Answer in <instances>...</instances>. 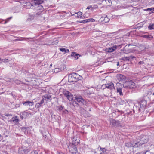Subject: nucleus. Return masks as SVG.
Listing matches in <instances>:
<instances>
[{
  "instance_id": "obj_1",
  "label": "nucleus",
  "mask_w": 154,
  "mask_h": 154,
  "mask_svg": "<svg viewBox=\"0 0 154 154\" xmlns=\"http://www.w3.org/2000/svg\"><path fill=\"white\" fill-rule=\"evenodd\" d=\"M147 140L146 139H138L137 141L134 140L133 143L131 142H128L126 143L125 146L127 147H137L140 146H141L145 143L146 142Z\"/></svg>"
},
{
  "instance_id": "obj_2",
  "label": "nucleus",
  "mask_w": 154,
  "mask_h": 154,
  "mask_svg": "<svg viewBox=\"0 0 154 154\" xmlns=\"http://www.w3.org/2000/svg\"><path fill=\"white\" fill-rule=\"evenodd\" d=\"M81 76L77 74L72 73L69 75L68 82L70 83L76 82L80 79Z\"/></svg>"
},
{
  "instance_id": "obj_3",
  "label": "nucleus",
  "mask_w": 154,
  "mask_h": 154,
  "mask_svg": "<svg viewBox=\"0 0 154 154\" xmlns=\"http://www.w3.org/2000/svg\"><path fill=\"white\" fill-rule=\"evenodd\" d=\"M123 86L124 88H134L136 87V84L132 80L126 81L124 83Z\"/></svg>"
},
{
  "instance_id": "obj_4",
  "label": "nucleus",
  "mask_w": 154,
  "mask_h": 154,
  "mask_svg": "<svg viewBox=\"0 0 154 154\" xmlns=\"http://www.w3.org/2000/svg\"><path fill=\"white\" fill-rule=\"evenodd\" d=\"M110 124L112 126L119 127L120 125V122L119 121L112 119L110 120Z\"/></svg>"
},
{
  "instance_id": "obj_5",
  "label": "nucleus",
  "mask_w": 154,
  "mask_h": 154,
  "mask_svg": "<svg viewBox=\"0 0 154 154\" xmlns=\"http://www.w3.org/2000/svg\"><path fill=\"white\" fill-rule=\"evenodd\" d=\"M42 98L44 99L46 103L48 102H51L52 100L51 95L50 94H47L43 96Z\"/></svg>"
},
{
  "instance_id": "obj_6",
  "label": "nucleus",
  "mask_w": 154,
  "mask_h": 154,
  "mask_svg": "<svg viewBox=\"0 0 154 154\" xmlns=\"http://www.w3.org/2000/svg\"><path fill=\"white\" fill-rule=\"evenodd\" d=\"M75 100L76 101L79 103V104L81 105H83L85 102L81 96H76L75 97Z\"/></svg>"
},
{
  "instance_id": "obj_7",
  "label": "nucleus",
  "mask_w": 154,
  "mask_h": 154,
  "mask_svg": "<svg viewBox=\"0 0 154 154\" xmlns=\"http://www.w3.org/2000/svg\"><path fill=\"white\" fill-rule=\"evenodd\" d=\"M131 45L130 44L126 45L123 48V51L124 53L128 54L132 52L133 50L129 48V47Z\"/></svg>"
},
{
  "instance_id": "obj_8",
  "label": "nucleus",
  "mask_w": 154,
  "mask_h": 154,
  "mask_svg": "<svg viewBox=\"0 0 154 154\" xmlns=\"http://www.w3.org/2000/svg\"><path fill=\"white\" fill-rule=\"evenodd\" d=\"M64 94L69 101H72L73 99V97L72 95L68 91H65L64 93Z\"/></svg>"
},
{
  "instance_id": "obj_9",
  "label": "nucleus",
  "mask_w": 154,
  "mask_h": 154,
  "mask_svg": "<svg viewBox=\"0 0 154 154\" xmlns=\"http://www.w3.org/2000/svg\"><path fill=\"white\" fill-rule=\"evenodd\" d=\"M140 105V109L139 108V112L141 111V109H144L146 106V102L145 100H143L141 101L139 103Z\"/></svg>"
},
{
  "instance_id": "obj_10",
  "label": "nucleus",
  "mask_w": 154,
  "mask_h": 154,
  "mask_svg": "<svg viewBox=\"0 0 154 154\" xmlns=\"http://www.w3.org/2000/svg\"><path fill=\"white\" fill-rule=\"evenodd\" d=\"M24 7L26 8H30L31 6H35V5L32 3V2H24L23 3Z\"/></svg>"
},
{
  "instance_id": "obj_11",
  "label": "nucleus",
  "mask_w": 154,
  "mask_h": 154,
  "mask_svg": "<svg viewBox=\"0 0 154 154\" xmlns=\"http://www.w3.org/2000/svg\"><path fill=\"white\" fill-rule=\"evenodd\" d=\"M119 46L118 45H114L112 47L108 48L106 49V52L110 53L114 51Z\"/></svg>"
},
{
  "instance_id": "obj_12",
  "label": "nucleus",
  "mask_w": 154,
  "mask_h": 154,
  "mask_svg": "<svg viewBox=\"0 0 154 154\" xmlns=\"http://www.w3.org/2000/svg\"><path fill=\"white\" fill-rule=\"evenodd\" d=\"M105 86V88H106L110 90L114 89H115L114 84L112 82H110L109 83H107L106 84H105L104 85Z\"/></svg>"
},
{
  "instance_id": "obj_13",
  "label": "nucleus",
  "mask_w": 154,
  "mask_h": 154,
  "mask_svg": "<svg viewBox=\"0 0 154 154\" xmlns=\"http://www.w3.org/2000/svg\"><path fill=\"white\" fill-rule=\"evenodd\" d=\"M31 113L29 112H26L24 111L20 114V117L22 119L25 118L28 116L29 115H31Z\"/></svg>"
},
{
  "instance_id": "obj_14",
  "label": "nucleus",
  "mask_w": 154,
  "mask_h": 154,
  "mask_svg": "<svg viewBox=\"0 0 154 154\" xmlns=\"http://www.w3.org/2000/svg\"><path fill=\"white\" fill-rule=\"evenodd\" d=\"M31 2H32V3L34 4L35 6L38 5L39 6H41L42 7V6L40 4L43 3V1L42 0H32Z\"/></svg>"
},
{
  "instance_id": "obj_15",
  "label": "nucleus",
  "mask_w": 154,
  "mask_h": 154,
  "mask_svg": "<svg viewBox=\"0 0 154 154\" xmlns=\"http://www.w3.org/2000/svg\"><path fill=\"white\" fill-rule=\"evenodd\" d=\"M43 137H45V139L47 140V137L49 135V133L48 131L47 130H44L41 131Z\"/></svg>"
},
{
  "instance_id": "obj_16",
  "label": "nucleus",
  "mask_w": 154,
  "mask_h": 154,
  "mask_svg": "<svg viewBox=\"0 0 154 154\" xmlns=\"http://www.w3.org/2000/svg\"><path fill=\"white\" fill-rule=\"evenodd\" d=\"M135 58V57L133 56H130L129 57H124L121 58V60H127L131 61L132 60Z\"/></svg>"
},
{
  "instance_id": "obj_17",
  "label": "nucleus",
  "mask_w": 154,
  "mask_h": 154,
  "mask_svg": "<svg viewBox=\"0 0 154 154\" xmlns=\"http://www.w3.org/2000/svg\"><path fill=\"white\" fill-rule=\"evenodd\" d=\"M118 79L119 82H122L126 79V78L124 75L119 74L118 76Z\"/></svg>"
},
{
  "instance_id": "obj_18",
  "label": "nucleus",
  "mask_w": 154,
  "mask_h": 154,
  "mask_svg": "<svg viewBox=\"0 0 154 154\" xmlns=\"http://www.w3.org/2000/svg\"><path fill=\"white\" fill-rule=\"evenodd\" d=\"M34 102H33L30 101H26L24 102L23 104L25 106H32L34 104Z\"/></svg>"
},
{
  "instance_id": "obj_19",
  "label": "nucleus",
  "mask_w": 154,
  "mask_h": 154,
  "mask_svg": "<svg viewBox=\"0 0 154 154\" xmlns=\"http://www.w3.org/2000/svg\"><path fill=\"white\" fill-rule=\"evenodd\" d=\"M22 148L23 150H22V153L23 154H27L30 151V149L28 148L25 146H23Z\"/></svg>"
},
{
  "instance_id": "obj_20",
  "label": "nucleus",
  "mask_w": 154,
  "mask_h": 154,
  "mask_svg": "<svg viewBox=\"0 0 154 154\" xmlns=\"http://www.w3.org/2000/svg\"><path fill=\"white\" fill-rule=\"evenodd\" d=\"M71 56L72 57H73L76 59H78L79 58V57H80L81 56V55H79V54H78L75 52H72V53Z\"/></svg>"
},
{
  "instance_id": "obj_21",
  "label": "nucleus",
  "mask_w": 154,
  "mask_h": 154,
  "mask_svg": "<svg viewBox=\"0 0 154 154\" xmlns=\"http://www.w3.org/2000/svg\"><path fill=\"white\" fill-rule=\"evenodd\" d=\"M51 42V41H50V42H49V44H48L49 45H54V44H57L58 42V41L57 40H56L55 41Z\"/></svg>"
},
{
  "instance_id": "obj_22",
  "label": "nucleus",
  "mask_w": 154,
  "mask_h": 154,
  "mask_svg": "<svg viewBox=\"0 0 154 154\" xmlns=\"http://www.w3.org/2000/svg\"><path fill=\"white\" fill-rule=\"evenodd\" d=\"M11 121L16 123H17L19 121L18 118L17 116L14 117L12 118Z\"/></svg>"
},
{
  "instance_id": "obj_23",
  "label": "nucleus",
  "mask_w": 154,
  "mask_h": 154,
  "mask_svg": "<svg viewBox=\"0 0 154 154\" xmlns=\"http://www.w3.org/2000/svg\"><path fill=\"white\" fill-rule=\"evenodd\" d=\"M82 13L81 12L79 11L77 13H75L73 15H75V16L76 17H80L82 15Z\"/></svg>"
},
{
  "instance_id": "obj_24",
  "label": "nucleus",
  "mask_w": 154,
  "mask_h": 154,
  "mask_svg": "<svg viewBox=\"0 0 154 154\" xmlns=\"http://www.w3.org/2000/svg\"><path fill=\"white\" fill-rule=\"evenodd\" d=\"M117 92L119 93L120 95H123V93L122 92V88H117Z\"/></svg>"
},
{
  "instance_id": "obj_25",
  "label": "nucleus",
  "mask_w": 154,
  "mask_h": 154,
  "mask_svg": "<svg viewBox=\"0 0 154 154\" xmlns=\"http://www.w3.org/2000/svg\"><path fill=\"white\" fill-rule=\"evenodd\" d=\"M60 50L62 52H64V53H68L69 52V49H66L65 48H60Z\"/></svg>"
},
{
  "instance_id": "obj_26",
  "label": "nucleus",
  "mask_w": 154,
  "mask_h": 154,
  "mask_svg": "<svg viewBox=\"0 0 154 154\" xmlns=\"http://www.w3.org/2000/svg\"><path fill=\"white\" fill-rule=\"evenodd\" d=\"M142 37L145 38L147 39H151L153 38L152 36L151 35H144L142 36Z\"/></svg>"
},
{
  "instance_id": "obj_27",
  "label": "nucleus",
  "mask_w": 154,
  "mask_h": 154,
  "mask_svg": "<svg viewBox=\"0 0 154 154\" xmlns=\"http://www.w3.org/2000/svg\"><path fill=\"white\" fill-rule=\"evenodd\" d=\"M57 110L60 112H61L62 111V112L63 111V109L64 108V106H57Z\"/></svg>"
},
{
  "instance_id": "obj_28",
  "label": "nucleus",
  "mask_w": 154,
  "mask_h": 154,
  "mask_svg": "<svg viewBox=\"0 0 154 154\" xmlns=\"http://www.w3.org/2000/svg\"><path fill=\"white\" fill-rule=\"evenodd\" d=\"M61 70V69L59 68H56L53 70V71L54 72L57 73L59 72H60Z\"/></svg>"
},
{
  "instance_id": "obj_29",
  "label": "nucleus",
  "mask_w": 154,
  "mask_h": 154,
  "mask_svg": "<svg viewBox=\"0 0 154 154\" xmlns=\"http://www.w3.org/2000/svg\"><path fill=\"white\" fill-rule=\"evenodd\" d=\"M146 10L148 11L149 12H150V13H151L152 12L154 13V8H148L146 9Z\"/></svg>"
},
{
  "instance_id": "obj_30",
  "label": "nucleus",
  "mask_w": 154,
  "mask_h": 154,
  "mask_svg": "<svg viewBox=\"0 0 154 154\" xmlns=\"http://www.w3.org/2000/svg\"><path fill=\"white\" fill-rule=\"evenodd\" d=\"M154 24H150L148 27V29L149 30H151L154 29Z\"/></svg>"
},
{
  "instance_id": "obj_31",
  "label": "nucleus",
  "mask_w": 154,
  "mask_h": 154,
  "mask_svg": "<svg viewBox=\"0 0 154 154\" xmlns=\"http://www.w3.org/2000/svg\"><path fill=\"white\" fill-rule=\"evenodd\" d=\"M8 60L7 59H2L1 58L0 63H2V62L6 63L8 62Z\"/></svg>"
},
{
  "instance_id": "obj_32",
  "label": "nucleus",
  "mask_w": 154,
  "mask_h": 154,
  "mask_svg": "<svg viewBox=\"0 0 154 154\" xmlns=\"http://www.w3.org/2000/svg\"><path fill=\"white\" fill-rule=\"evenodd\" d=\"M72 143L73 144L76 145L78 144L79 143V142L77 140H75L74 138L72 140Z\"/></svg>"
},
{
  "instance_id": "obj_33",
  "label": "nucleus",
  "mask_w": 154,
  "mask_h": 154,
  "mask_svg": "<svg viewBox=\"0 0 154 154\" xmlns=\"http://www.w3.org/2000/svg\"><path fill=\"white\" fill-rule=\"evenodd\" d=\"M69 112L68 110L66 109H63V111L62 112V114H67Z\"/></svg>"
},
{
  "instance_id": "obj_34",
  "label": "nucleus",
  "mask_w": 154,
  "mask_h": 154,
  "mask_svg": "<svg viewBox=\"0 0 154 154\" xmlns=\"http://www.w3.org/2000/svg\"><path fill=\"white\" fill-rule=\"evenodd\" d=\"M106 3L109 6L111 5L112 2L111 0H106Z\"/></svg>"
},
{
  "instance_id": "obj_35",
  "label": "nucleus",
  "mask_w": 154,
  "mask_h": 154,
  "mask_svg": "<svg viewBox=\"0 0 154 154\" xmlns=\"http://www.w3.org/2000/svg\"><path fill=\"white\" fill-rule=\"evenodd\" d=\"M71 148H69V151L70 152H71V153L74 154V153H76V151L77 150V149L76 147H75L73 148L74 150L75 151L74 152H71Z\"/></svg>"
},
{
  "instance_id": "obj_36",
  "label": "nucleus",
  "mask_w": 154,
  "mask_h": 154,
  "mask_svg": "<svg viewBox=\"0 0 154 154\" xmlns=\"http://www.w3.org/2000/svg\"><path fill=\"white\" fill-rule=\"evenodd\" d=\"M104 22L105 23L108 22L109 20V19L107 17L106 15L105 17V18H104Z\"/></svg>"
},
{
  "instance_id": "obj_37",
  "label": "nucleus",
  "mask_w": 154,
  "mask_h": 154,
  "mask_svg": "<svg viewBox=\"0 0 154 154\" xmlns=\"http://www.w3.org/2000/svg\"><path fill=\"white\" fill-rule=\"evenodd\" d=\"M87 21H88V22H95V20L94 19H93V18H89L88 19H87Z\"/></svg>"
},
{
  "instance_id": "obj_38",
  "label": "nucleus",
  "mask_w": 154,
  "mask_h": 154,
  "mask_svg": "<svg viewBox=\"0 0 154 154\" xmlns=\"http://www.w3.org/2000/svg\"><path fill=\"white\" fill-rule=\"evenodd\" d=\"M12 18V17H10L9 18H8L6 19L5 20H4V21L5 20V22L4 23V24H6Z\"/></svg>"
},
{
  "instance_id": "obj_39",
  "label": "nucleus",
  "mask_w": 154,
  "mask_h": 154,
  "mask_svg": "<svg viewBox=\"0 0 154 154\" xmlns=\"http://www.w3.org/2000/svg\"><path fill=\"white\" fill-rule=\"evenodd\" d=\"M89 14L87 12H86L84 14V16L83 17L85 18H88L89 17Z\"/></svg>"
},
{
  "instance_id": "obj_40",
  "label": "nucleus",
  "mask_w": 154,
  "mask_h": 154,
  "mask_svg": "<svg viewBox=\"0 0 154 154\" xmlns=\"http://www.w3.org/2000/svg\"><path fill=\"white\" fill-rule=\"evenodd\" d=\"M105 18V17H101L100 19L99 20V22H104V18Z\"/></svg>"
},
{
  "instance_id": "obj_41",
  "label": "nucleus",
  "mask_w": 154,
  "mask_h": 154,
  "mask_svg": "<svg viewBox=\"0 0 154 154\" xmlns=\"http://www.w3.org/2000/svg\"><path fill=\"white\" fill-rule=\"evenodd\" d=\"M33 39V38H21L20 39H17V40H18V41H19V40H24V39H25L26 40V39Z\"/></svg>"
},
{
  "instance_id": "obj_42",
  "label": "nucleus",
  "mask_w": 154,
  "mask_h": 154,
  "mask_svg": "<svg viewBox=\"0 0 154 154\" xmlns=\"http://www.w3.org/2000/svg\"><path fill=\"white\" fill-rule=\"evenodd\" d=\"M88 21H87V19L84 20H82L81 21H80V23H88Z\"/></svg>"
},
{
  "instance_id": "obj_43",
  "label": "nucleus",
  "mask_w": 154,
  "mask_h": 154,
  "mask_svg": "<svg viewBox=\"0 0 154 154\" xmlns=\"http://www.w3.org/2000/svg\"><path fill=\"white\" fill-rule=\"evenodd\" d=\"M100 150L102 151L103 152H105V151H106V150L105 149V148H101L100 146H99Z\"/></svg>"
},
{
  "instance_id": "obj_44",
  "label": "nucleus",
  "mask_w": 154,
  "mask_h": 154,
  "mask_svg": "<svg viewBox=\"0 0 154 154\" xmlns=\"http://www.w3.org/2000/svg\"><path fill=\"white\" fill-rule=\"evenodd\" d=\"M34 16L33 15H30L29 16L28 19H30V20H31L33 19L34 18Z\"/></svg>"
},
{
  "instance_id": "obj_45",
  "label": "nucleus",
  "mask_w": 154,
  "mask_h": 154,
  "mask_svg": "<svg viewBox=\"0 0 154 154\" xmlns=\"http://www.w3.org/2000/svg\"><path fill=\"white\" fill-rule=\"evenodd\" d=\"M35 108H37L38 109H39L40 107H41L40 105H39L38 103H37L35 104Z\"/></svg>"
},
{
  "instance_id": "obj_46",
  "label": "nucleus",
  "mask_w": 154,
  "mask_h": 154,
  "mask_svg": "<svg viewBox=\"0 0 154 154\" xmlns=\"http://www.w3.org/2000/svg\"><path fill=\"white\" fill-rule=\"evenodd\" d=\"M98 8V6L97 5L92 6V11L94 9H96Z\"/></svg>"
},
{
  "instance_id": "obj_47",
  "label": "nucleus",
  "mask_w": 154,
  "mask_h": 154,
  "mask_svg": "<svg viewBox=\"0 0 154 154\" xmlns=\"http://www.w3.org/2000/svg\"><path fill=\"white\" fill-rule=\"evenodd\" d=\"M31 154H38V152L35 150L31 152Z\"/></svg>"
},
{
  "instance_id": "obj_48",
  "label": "nucleus",
  "mask_w": 154,
  "mask_h": 154,
  "mask_svg": "<svg viewBox=\"0 0 154 154\" xmlns=\"http://www.w3.org/2000/svg\"><path fill=\"white\" fill-rule=\"evenodd\" d=\"M90 9L91 10H92V5H89V6H88L86 8L87 9Z\"/></svg>"
},
{
  "instance_id": "obj_49",
  "label": "nucleus",
  "mask_w": 154,
  "mask_h": 154,
  "mask_svg": "<svg viewBox=\"0 0 154 154\" xmlns=\"http://www.w3.org/2000/svg\"><path fill=\"white\" fill-rule=\"evenodd\" d=\"M45 100H44L43 98H42V99L41 100L40 103H41L43 105L44 104V102Z\"/></svg>"
},
{
  "instance_id": "obj_50",
  "label": "nucleus",
  "mask_w": 154,
  "mask_h": 154,
  "mask_svg": "<svg viewBox=\"0 0 154 154\" xmlns=\"http://www.w3.org/2000/svg\"><path fill=\"white\" fill-rule=\"evenodd\" d=\"M144 63V62L143 61H140L138 62L139 65L143 64Z\"/></svg>"
},
{
  "instance_id": "obj_51",
  "label": "nucleus",
  "mask_w": 154,
  "mask_h": 154,
  "mask_svg": "<svg viewBox=\"0 0 154 154\" xmlns=\"http://www.w3.org/2000/svg\"><path fill=\"white\" fill-rule=\"evenodd\" d=\"M89 114H86V113H84V114H83V115L85 117H88V116H89Z\"/></svg>"
},
{
  "instance_id": "obj_52",
  "label": "nucleus",
  "mask_w": 154,
  "mask_h": 154,
  "mask_svg": "<svg viewBox=\"0 0 154 154\" xmlns=\"http://www.w3.org/2000/svg\"><path fill=\"white\" fill-rule=\"evenodd\" d=\"M11 114H5V115L6 116H11Z\"/></svg>"
},
{
  "instance_id": "obj_53",
  "label": "nucleus",
  "mask_w": 154,
  "mask_h": 154,
  "mask_svg": "<svg viewBox=\"0 0 154 154\" xmlns=\"http://www.w3.org/2000/svg\"><path fill=\"white\" fill-rule=\"evenodd\" d=\"M39 105H40V106L41 107L42 106H43V105L41 103H38Z\"/></svg>"
},
{
  "instance_id": "obj_54",
  "label": "nucleus",
  "mask_w": 154,
  "mask_h": 154,
  "mask_svg": "<svg viewBox=\"0 0 154 154\" xmlns=\"http://www.w3.org/2000/svg\"><path fill=\"white\" fill-rule=\"evenodd\" d=\"M0 20H1V21L0 22V23H2V22L4 21V20L2 19H0Z\"/></svg>"
},
{
  "instance_id": "obj_55",
  "label": "nucleus",
  "mask_w": 154,
  "mask_h": 154,
  "mask_svg": "<svg viewBox=\"0 0 154 154\" xmlns=\"http://www.w3.org/2000/svg\"><path fill=\"white\" fill-rule=\"evenodd\" d=\"M84 16H84H82V15L80 17L81 18H85L84 17H83V16Z\"/></svg>"
},
{
  "instance_id": "obj_56",
  "label": "nucleus",
  "mask_w": 154,
  "mask_h": 154,
  "mask_svg": "<svg viewBox=\"0 0 154 154\" xmlns=\"http://www.w3.org/2000/svg\"><path fill=\"white\" fill-rule=\"evenodd\" d=\"M119 62H117V66H119Z\"/></svg>"
},
{
  "instance_id": "obj_57",
  "label": "nucleus",
  "mask_w": 154,
  "mask_h": 154,
  "mask_svg": "<svg viewBox=\"0 0 154 154\" xmlns=\"http://www.w3.org/2000/svg\"><path fill=\"white\" fill-rule=\"evenodd\" d=\"M52 64H50V67H51V66H52Z\"/></svg>"
},
{
  "instance_id": "obj_58",
  "label": "nucleus",
  "mask_w": 154,
  "mask_h": 154,
  "mask_svg": "<svg viewBox=\"0 0 154 154\" xmlns=\"http://www.w3.org/2000/svg\"><path fill=\"white\" fill-rule=\"evenodd\" d=\"M61 154H65L63 152H61Z\"/></svg>"
},
{
  "instance_id": "obj_59",
  "label": "nucleus",
  "mask_w": 154,
  "mask_h": 154,
  "mask_svg": "<svg viewBox=\"0 0 154 154\" xmlns=\"http://www.w3.org/2000/svg\"><path fill=\"white\" fill-rule=\"evenodd\" d=\"M2 137V136L0 134V137Z\"/></svg>"
},
{
  "instance_id": "obj_60",
  "label": "nucleus",
  "mask_w": 154,
  "mask_h": 154,
  "mask_svg": "<svg viewBox=\"0 0 154 154\" xmlns=\"http://www.w3.org/2000/svg\"><path fill=\"white\" fill-rule=\"evenodd\" d=\"M146 152H145L144 153V154H146Z\"/></svg>"
},
{
  "instance_id": "obj_61",
  "label": "nucleus",
  "mask_w": 154,
  "mask_h": 154,
  "mask_svg": "<svg viewBox=\"0 0 154 154\" xmlns=\"http://www.w3.org/2000/svg\"><path fill=\"white\" fill-rule=\"evenodd\" d=\"M58 154H61V152L59 153Z\"/></svg>"
},
{
  "instance_id": "obj_62",
  "label": "nucleus",
  "mask_w": 154,
  "mask_h": 154,
  "mask_svg": "<svg viewBox=\"0 0 154 154\" xmlns=\"http://www.w3.org/2000/svg\"><path fill=\"white\" fill-rule=\"evenodd\" d=\"M153 95H154V92H153Z\"/></svg>"
}]
</instances>
